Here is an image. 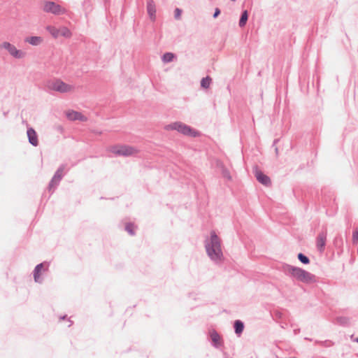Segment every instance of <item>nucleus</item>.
I'll return each mask as SVG.
<instances>
[{"mask_svg": "<svg viewBox=\"0 0 358 358\" xmlns=\"http://www.w3.org/2000/svg\"><path fill=\"white\" fill-rule=\"evenodd\" d=\"M205 248L208 256L215 263L222 262L223 253L221 249V241L216 233L210 232V238L205 242Z\"/></svg>", "mask_w": 358, "mask_h": 358, "instance_id": "1", "label": "nucleus"}, {"mask_svg": "<svg viewBox=\"0 0 358 358\" xmlns=\"http://www.w3.org/2000/svg\"><path fill=\"white\" fill-rule=\"evenodd\" d=\"M282 271L285 275L304 283L317 282L315 275L299 267L285 264L282 266Z\"/></svg>", "mask_w": 358, "mask_h": 358, "instance_id": "2", "label": "nucleus"}, {"mask_svg": "<svg viewBox=\"0 0 358 358\" xmlns=\"http://www.w3.org/2000/svg\"><path fill=\"white\" fill-rule=\"evenodd\" d=\"M165 130H176L178 132L181 133L183 135L196 137L199 136V132L192 129L191 127L181 122H175L173 123L167 124L164 127Z\"/></svg>", "mask_w": 358, "mask_h": 358, "instance_id": "3", "label": "nucleus"}, {"mask_svg": "<svg viewBox=\"0 0 358 358\" xmlns=\"http://www.w3.org/2000/svg\"><path fill=\"white\" fill-rule=\"evenodd\" d=\"M47 87L50 90L60 93L69 92L73 90V87L72 85L65 83L60 79L49 80L47 83Z\"/></svg>", "mask_w": 358, "mask_h": 358, "instance_id": "4", "label": "nucleus"}, {"mask_svg": "<svg viewBox=\"0 0 358 358\" xmlns=\"http://www.w3.org/2000/svg\"><path fill=\"white\" fill-rule=\"evenodd\" d=\"M111 152L118 156L129 157L135 155L137 150L129 145H115L111 148Z\"/></svg>", "mask_w": 358, "mask_h": 358, "instance_id": "5", "label": "nucleus"}, {"mask_svg": "<svg viewBox=\"0 0 358 358\" xmlns=\"http://www.w3.org/2000/svg\"><path fill=\"white\" fill-rule=\"evenodd\" d=\"M43 10L45 13H52L56 15H59L66 13V10L60 5L53 1H45Z\"/></svg>", "mask_w": 358, "mask_h": 358, "instance_id": "6", "label": "nucleus"}, {"mask_svg": "<svg viewBox=\"0 0 358 358\" xmlns=\"http://www.w3.org/2000/svg\"><path fill=\"white\" fill-rule=\"evenodd\" d=\"M1 47L6 50L11 56L16 59H22L25 56V52L17 50L14 45L9 42H3Z\"/></svg>", "mask_w": 358, "mask_h": 358, "instance_id": "7", "label": "nucleus"}, {"mask_svg": "<svg viewBox=\"0 0 358 358\" xmlns=\"http://www.w3.org/2000/svg\"><path fill=\"white\" fill-rule=\"evenodd\" d=\"M327 231H321L316 238V246L320 252H323L325 249L327 241Z\"/></svg>", "mask_w": 358, "mask_h": 358, "instance_id": "8", "label": "nucleus"}, {"mask_svg": "<svg viewBox=\"0 0 358 358\" xmlns=\"http://www.w3.org/2000/svg\"><path fill=\"white\" fill-rule=\"evenodd\" d=\"M66 117L69 120H80L81 122L87 121V118L80 112L69 110L66 112Z\"/></svg>", "mask_w": 358, "mask_h": 358, "instance_id": "9", "label": "nucleus"}, {"mask_svg": "<svg viewBox=\"0 0 358 358\" xmlns=\"http://www.w3.org/2000/svg\"><path fill=\"white\" fill-rule=\"evenodd\" d=\"M27 134L28 137L29 143L34 147L38 145V135L36 131L32 128L29 127L27 129Z\"/></svg>", "mask_w": 358, "mask_h": 358, "instance_id": "10", "label": "nucleus"}, {"mask_svg": "<svg viewBox=\"0 0 358 358\" xmlns=\"http://www.w3.org/2000/svg\"><path fill=\"white\" fill-rule=\"evenodd\" d=\"M255 177L258 182L262 183L264 185L268 186L271 185V180L268 176L265 175L263 172L256 169L255 170Z\"/></svg>", "mask_w": 358, "mask_h": 358, "instance_id": "11", "label": "nucleus"}, {"mask_svg": "<svg viewBox=\"0 0 358 358\" xmlns=\"http://www.w3.org/2000/svg\"><path fill=\"white\" fill-rule=\"evenodd\" d=\"M147 12L152 21L156 19V6L153 0H148L147 1Z\"/></svg>", "mask_w": 358, "mask_h": 358, "instance_id": "12", "label": "nucleus"}, {"mask_svg": "<svg viewBox=\"0 0 358 358\" xmlns=\"http://www.w3.org/2000/svg\"><path fill=\"white\" fill-rule=\"evenodd\" d=\"M210 338L212 340L213 345L218 348L222 344L221 337L215 330H212L210 333Z\"/></svg>", "mask_w": 358, "mask_h": 358, "instance_id": "13", "label": "nucleus"}, {"mask_svg": "<svg viewBox=\"0 0 358 358\" xmlns=\"http://www.w3.org/2000/svg\"><path fill=\"white\" fill-rule=\"evenodd\" d=\"M244 323L239 320H237L234 323V328L236 334L240 336L244 330Z\"/></svg>", "mask_w": 358, "mask_h": 358, "instance_id": "14", "label": "nucleus"}, {"mask_svg": "<svg viewBox=\"0 0 358 358\" xmlns=\"http://www.w3.org/2000/svg\"><path fill=\"white\" fill-rule=\"evenodd\" d=\"M24 41L30 45L36 46L43 42V38L41 36H29L25 38Z\"/></svg>", "mask_w": 358, "mask_h": 358, "instance_id": "15", "label": "nucleus"}, {"mask_svg": "<svg viewBox=\"0 0 358 358\" xmlns=\"http://www.w3.org/2000/svg\"><path fill=\"white\" fill-rule=\"evenodd\" d=\"M248 11L247 10H244L242 11L238 22V25L240 27H244L245 26L248 20Z\"/></svg>", "mask_w": 358, "mask_h": 358, "instance_id": "16", "label": "nucleus"}, {"mask_svg": "<svg viewBox=\"0 0 358 358\" xmlns=\"http://www.w3.org/2000/svg\"><path fill=\"white\" fill-rule=\"evenodd\" d=\"M45 264V262H43L41 264H38L36 266L34 270V278L35 282H39L38 279L40 277L41 271L43 267V265Z\"/></svg>", "mask_w": 358, "mask_h": 358, "instance_id": "17", "label": "nucleus"}, {"mask_svg": "<svg viewBox=\"0 0 358 358\" xmlns=\"http://www.w3.org/2000/svg\"><path fill=\"white\" fill-rule=\"evenodd\" d=\"M60 181L61 180L57 179L53 176L48 185L49 191L53 192L55 189L59 185Z\"/></svg>", "mask_w": 358, "mask_h": 358, "instance_id": "18", "label": "nucleus"}, {"mask_svg": "<svg viewBox=\"0 0 358 358\" xmlns=\"http://www.w3.org/2000/svg\"><path fill=\"white\" fill-rule=\"evenodd\" d=\"M65 169H66L65 164L60 165L59 167L56 171V172L55 173L53 176H55V178H57V179L62 180L64 175V172Z\"/></svg>", "mask_w": 358, "mask_h": 358, "instance_id": "19", "label": "nucleus"}, {"mask_svg": "<svg viewBox=\"0 0 358 358\" xmlns=\"http://www.w3.org/2000/svg\"><path fill=\"white\" fill-rule=\"evenodd\" d=\"M175 55L172 52H166L162 55V60L164 63H169L173 61Z\"/></svg>", "mask_w": 358, "mask_h": 358, "instance_id": "20", "label": "nucleus"}, {"mask_svg": "<svg viewBox=\"0 0 358 358\" xmlns=\"http://www.w3.org/2000/svg\"><path fill=\"white\" fill-rule=\"evenodd\" d=\"M46 29L54 38H57L59 36V29H57L53 26H48Z\"/></svg>", "mask_w": 358, "mask_h": 358, "instance_id": "21", "label": "nucleus"}, {"mask_svg": "<svg viewBox=\"0 0 358 358\" xmlns=\"http://www.w3.org/2000/svg\"><path fill=\"white\" fill-rule=\"evenodd\" d=\"M212 79L209 76L203 78L201 80V87L204 89H208L210 87Z\"/></svg>", "mask_w": 358, "mask_h": 358, "instance_id": "22", "label": "nucleus"}, {"mask_svg": "<svg viewBox=\"0 0 358 358\" xmlns=\"http://www.w3.org/2000/svg\"><path fill=\"white\" fill-rule=\"evenodd\" d=\"M83 7L85 11L86 15L90 12L92 9V4L90 0H85L83 2Z\"/></svg>", "mask_w": 358, "mask_h": 358, "instance_id": "23", "label": "nucleus"}, {"mask_svg": "<svg viewBox=\"0 0 358 358\" xmlns=\"http://www.w3.org/2000/svg\"><path fill=\"white\" fill-rule=\"evenodd\" d=\"M59 36H62L65 38H70L71 36V32L67 27H62L59 29Z\"/></svg>", "mask_w": 358, "mask_h": 358, "instance_id": "24", "label": "nucleus"}, {"mask_svg": "<svg viewBox=\"0 0 358 358\" xmlns=\"http://www.w3.org/2000/svg\"><path fill=\"white\" fill-rule=\"evenodd\" d=\"M297 258L303 264H308L310 263V259L301 252L297 255Z\"/></svg>", "mask_w": 358, "mask_h": 358, "instance_id": "25", "label": "nucleus"}, {"mask_svg": "<svg viewBox=\"0 0 358 358\" xmlns=\"http://www.w3.org/2000/svg\"><path fill=\"white\" fill-rule=\"evenodd\" d=\"M336 322L341 325H348L349 324V318L346 317H337Z\"/></svg>", "mask_w": 358, "mask_h": 358, "instance_id": "26", "label": "nucleus"}, {"mask_svg": "<svg viewBox=\"0 0 358 358\" xmlns=\"http://www.w3.org/2000/svg\"><path fill=\"white\" fill-rule=\"evenodd\" d=\"M134 224L131 223H127L125 226V230L131 236H134L135 234L134 229Z\"/></svg>", "mask_w": 358, "mask_h": 358, "instance_id": "27", "label": "nucleus"}, {"mask_svg": "<svg viewBox=\"0 0 358 358\" xmlns=\"http://www.w3.org/2000/svg\"><path fill=\"white\" fill-rule=\"evenodd\" d=\"M316 343H318L324 347H330L334 345V343L331 341L326 340L324 341H316Z\"/></svg>", "mask_w": 358, "mask_h": 358, "instance_id": "28", "label": "nucleus"}, {"mask_svg": "<svg viewBox=\"0 0 358 358\" xmlns=\"http://www.w3.org/2000/svg\"><path fill=\"white\" fill-rule=\"evenodd\" d=\"M352 242L354 244H356L358 242V228H356L353 231Z\"/></svg>", "mask_w": 358, "mask_h": 358, "instance_id": "29", "label": "nucleus"}, {"mask_svg": "<svg viewBox=\"0 0 358 358\" xmlns=\"http://www.w3.org/2000/svg\"><path fill=\"white\" fill-rule=\"evenodd\" d=\"M222 176L228 180H231V177L229 171L227 169H223L222 171Z\"/></svg>", "mask_w": 358, "mask_h": 358, "instance_id": "30", "label": "nucleus"}, {"mask_svg": "<svg viewBox=\"0 0 358 358\" xmlns=\"http://www.w3.org/2000/svg\"><path fill=\"white\" fill-rule=\"evenodd\" d=\"M174 17L176 19L178 20L180 18V15H181V13H182V10L177 8H176L175 10V12H174Z\"/></svg>", "mask_w": 358, "mask_h": 358, "instance_id": "31", "label": "nucleus"}, {"mask_svg": "<svg viewBox=\"0 0 358 358\" xmlns=\"http://www.w3.org/2000/svg\"><path fill=\"white\" fill-rule=\"evenodd\" d=\"M220 13H221V11H220V8H216L215 9V12H214L213 15V18L217 17L218 15L220 14Z\"/></svg>", "mask_w": 358, "mask_h": 358, "instance_id": "32", "label": "nucleus"}, {"mask_svg": "<svg viewBox=\"0 0 358 358\" xmlns=\"http://www.w3.org/2000/svg\"><path fill=\"white\" fill-rule=\"evenodd\" d=\"M299 331H300V329H294V334H299Z\"/></svg>", "mask_w": 358, "mask_h": 358, "instance_id": "33", "label": "nucleus"}, {"mask_svg": "<svg viewBox=\"0 0 358 358\" xmlns=\"http://www.w3.org/2000/svg\"><path fill=\"white\" fill-rule=\"evenodd\" d=\"M66 315H64V316L62 317L61 319L64 320V319H66Z\"/></svg>", "mask_w": 358, "mask_h": 358, "instance_id": "34", "label": "nucleus"}, {"mask_svg": "<svg viewBox=\"0 0 358 358\" xmlns=\"http://www.w3.org/2000/svg\"><path fill=\"white\" fill-rule=\"evenodd\" d=\"M58 130H62V127H59L58 128Z\"/></svg>", "mask_w": 358, "mask_h": 358, "instance_id": "35", "label": "nucleus"}, {"mask_svg": "<svg viewBox=\"0 0 358 358\" xmlns=\"http://www.w3.org/2000/svg\"><path fill=\"white\" fill-rule=\"evenodd\" d=\"M58 130H62V127H59L58 128Z\"/></svg>", "mask_w": 358, "mask_h": 358, "instance_id": "36", "label": "nucleus"}, {"mask_svg": "<svg viewBox=\"0 0 358 358\" xmlns=\"http://www.w3.org/2000/svg\"><path fill=\"white\" fill-rule=\"evenodd\" d=\"M306 340L311 341L309 338H305Z\"/></svg>", "mask_w": 358, "mask_h": 358, "instance_id": "37", "label": "nucleus"}, {"mask_svg": "<svg viewBox=\"0 0 358 358\" xmlns=\"http://www.w3.org/2000/svg\"><path fill=\"white\" fill-rule=\"evenodd\" d=\"M355 341L358 343V337L356 338Z\"/></svg>", "mask_w": 358, "mask_h": 358, "instance_id": "38", "label": "nucleus"}]
</instances>
